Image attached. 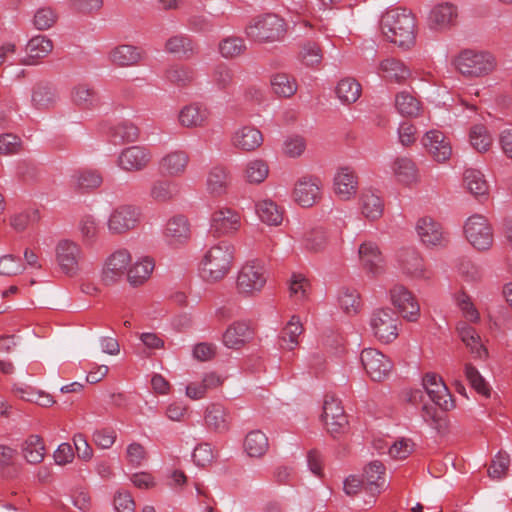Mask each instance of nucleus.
<instances>
[{
	"label": "nucleus",
	"mask_w": 512,
	"mask_h": 512,
	"mask_svg": "<svg viewBox=\"0 0 512 512\" xmlns=\"http://www.w3.org/2000/svg\"><path fill=\"white\" fill-rule=\"evenodd\" d=\"M323 182L317 176L299 178L293 189V199L301 207H312L322 196Z\"/></svg>",
	"instance_id": "nucleus-18"
},
{
	"label": "nucleus",
	"mask_w": 512,
	"mask_h": 512,
	"mask_svg": "<svg viewBox=\"0 0 512 512\" xmlns=\"http://www.w3.org/2000/svg\"><path fill=\"white\" fill-rule=\"evenodd\" d=\"M363 478L365 490L372 497H375L386 487L385 467L379 461H372L364 468Z\"/></svg>",
	"instance_id": "nucleus-33"
},
{
	"label": "nucleus",
	"mask_w": 512,
	"mask_h": 512,
	"mask_svg": "<svg viewBox=\"0 0 512 512\" xmlns=\"http://www.w3.org/2000/svg\"><path fill=\"white\" fill-rule=\"evenodd\" d=\"M253 332L247 322L235 321L224 331L222 341L230 349H239L252 338Z\"/></svg>",
	"instance_id": "nucleus-32"
},
{
	"label": "nucleus",
	"mask_w": 512,
	"mask_h": 512,
	"mask_svg": "<svg viewBox=\"0 0 512 512\" xmlns=\"http://www.w3.org/2000/svg\"><path fill=\"white\" fill-rule=\"evenodd\" d=\"M269 278L265 264L257 259L246 261L236 276V291L244 298L258 296L264 289Z\"/></svg>",
	"instance_id": "nucleus-5"
},
{
	"label": "nucleus",
	"mask_w": 512,
	"mask_h": 512,
	"mask_svg": "<svg viewBox=\"0 0 512 512\" xmlns=\"http://www.w3.org/2000/svg\"><path fill=\"white\" fill-rule=\"evenodd\" d=\"M452 63L462 76L470 79L483 78L492 74L498 64L493 53L469 48L460 51Z\"/></svg>",
	"instance_id": "nucleus-3"
},
{
	"label": "nucleus",
	"mask_w": 512,
	"mask_h": 512,
	"mask_svg": "<svg viewBox=\"0 0 512 512\" xmlns=\"http://www.w3.org/2000/svg\"><path fill=\"white\" fill-rule=\"evenodd\" d=\"M132 254L126 248H118L111 252L103 261L101 280L105 285H114L125 278L131 266Z\"/></svg>",
	"instance_id": "nucleus-11"
},
{
	"label": "nucleus",
	"mask_w": 512,
	"mask_h": 512,
	"mask_svg": "<svg viewBox=\"0 0 512 512\" xmlns=\"http://www.w3.org/2000/svg\"><path fill=\"white\" fill-rule=\"evenodd\" d=\"M83 250L77 241L69 238L58 240L55 245V260L59 270L70 277L79 274Z\"/></svg>",
	"instance_id": "nucleus-10"
},
{
	"label": "nucleus",
	"mask_w": 512,
	"mask_h": 512,
	"mask_svg": "<svg viewBox=\"0 0 512 512\" xmlns=\"http://www.w3.org/2000/svg\"><path fill=\"white\" fill-rule=\"evenodd\" d=\"M155 268V261L150 256H139L131 259V266L125 275L126 281L132 287H140L146 283Z\"/></svg>",
	"instance_id": "nucleus-28"
},
{
	"label": "nucleus",
	"mask_w": 512,
	"mask_h": 512,
	"mask_svg": "<svg viewBox=\"0 0 512 512\" xmlns=\"http://www.w3.org/2000/svg\"><path fill=\"white\" fill-rule=\"evenodd\" d=\"M400 321L395 311L389 307L377 308L369 318L372 335L381 343H392L399 335Z\"/></svg>",
	"instance_id": "nucleus-8"
},
{
	"label": "nucleus",
	"mask_w": 512,
	"mask_h": 512,
	"mask_svg": "<svg viewBox=\"0 0 512 512\" xmlns=\"http://www.w3.org/2000/svg\"><path fill=\"white\" fill-rule=\"evenodd\" d=\"M247 51V44L244 38L237 35H229L222 38L218 43V52L224 59H235L241 57Z\"/></svg>",
	"instance_id": "nucleus-47"
},
{
	"label": "nucleus",
	"mask_w": 512,
	"mask_h": 512,
	"mask_svg": "<svg viewBox=\"0 0 512 512\" xmlns=\"http://www.w3.org/2000/svg\"><path fill=\"white\" fill-rule=\"evenodd\" d=\"M166 52L189 59L196 54V45L187 35H174L167 39L165 43Z\"/></svg>",
	"instance_id": "nucleus-46"
},
{
	"label": "nucleus",
	"mask_w": 512,
	"mask_h": 512,
	"mask_svg": "<svg viewBox=\"0 0 512 512\" xmlns=\"http://www.w3.org/2000/svg\"><path fill=\"white\" fill-rule=\"evenodd\" d=\"M338 304L346 314H356L361 307L360 295L355 289L341 288L338 292Z\"/></svg>",
	"instance_id": "nucleus-57"
},
{
	"label": "nucleus",
	"mask_w": 512,
	"mask_h": 512,
	"mask_svg": "<svg viewBox=\"0 0 512 512\" xmlns=\"http://www.w3.org/2000/svg\"><path fill=\"white\" fill-rule=\"evenodd\" d=\"M269 171V165L265 160L253 158L245 163L243 178L248 184L258 185L267 179Z\"/></svg>",
	"instance_id": "nucleus-44"
},
{
	"label": "nucleus",
	"mask_w": 512,
	"mask_h": 512,
	"mask_svg": "<svg viewBox=\"0 0 512 512\" xmlns=\"http://www.w3.org/2000/svg\"><path fill=\"white\" fill-rule=\"evenodd\" d=\"M256 213L259 219L269 225L278 226L283 221V212L272 200H261L255 205Z\"/></svg>",
	"instance_id": "nucleus-51"
},
{
	"label": "nucleus",
	"mask_w": 512,
	"mask_h": 512,
	"mask_svg": "<svg viewBox=\"0 0 512 512\" xmlns=\"http://www.w3.org/2000/svg\"><path fill=\"white\" fill-rule=\"evenodd\" d=\"M468 142L478 153H487L493 146L491 131L482 123L473 124L468 132Z\"/></svg>",
	"instance_id": "nucleus-39"
},
{
	"label": "nucleus",
	"mask_w": 512,
	"mask_h": 512,
	"mask_svg": "<svg viewBox=\"0 0 512 512\" xmlns=\"http://www.w3.org/2000/svg\"><path fill=\"white\" fill-rule=\"evenodd\" d=\"M421 143L426 151L439 163L447 161L452 154V147L448 138L437 129L427 131Z\"/></svg>",
	"instance_id": "nucleus-22"
},
{
	"label": "nucleus",
	"mask_w": 512,
	"mask_h": 512,
	"mask_svg": "<svg viewBox=\"0 0 512 512\" xmlns=\"http://www.w3.org/2000/svg\"><path fill=\"white\" fill-rule=\"evenodd\" d=\"M358 254L363 268L373 277H378L385 272V260L373 241H364L360 244Z\"/></svg>",
	"instance_id": "nucleus-25"
},
{
	"label": "nucleus",
	"mask_w": 512,
	"mask_h": 512,
	"mask_svg": "<svg viewBox=\"0 0 512 512\" xmlns=\"http://www.w3.org/2000/svg\"><path fill=\"white\" fill-rule=\"evenodd\" d=\"M141 209L133 204H120L112 208L107 220L106 228L112 236H122L135 230L141 221Z\"/></svg>",
	"instance_id": "nucleus-7"
},
{
	"label": "nucleus",
	"mask_w": 512,
	"mask_h": 512,
	"mask_svg": "<svg viewBox=\"0 0 512 512\" xmlns=\"http://www.w3.org/2000/svg\"><path fill=\"white\" fill-rule=\"evenodd\" d=\"M396 181L404 186L411 187L420 180V173L416 163L409 157H396L391 165Z\"/></svg>",
	"instance_id": "nucleus-29"
},
{
	"label": "nucleus",
	"mask_w": 512,
	"mask_h": 512,
	"mask_svg": "<svg viewBox=\"0 0 512 512\" xmlns=\"http://www.w3.org/2000/svg\"><path fill=\"white\" fill-rule=\"evenodd\" d=\"M231 186V174L227 167L216 165L210 168L206 175V192L214 198H220L228 194Z\"/></svg>",
	"instance_id": "nucleus-26"
},
{
	"label": "nucleus",
	"mask_w": 512,
	"mask_h": 512,
	"mask_svg": "<svg viewBox=\"0 0 512 512\" xmlns=\"http://www.w3.org/2000/svg\"><path fill=\"white\" fill-rule=\"evenodd\" d=\"M71 181L75 189L80 191H90L101 186L103 177L97 170L81 169L73 173Z\"/></svg>",
	"instance_id": "nucleus-45"
},
{
	"label": "nucleus",
	"mask_w": 512,
	"mask_h": 512,
	"mask_svg": "<svg viewBox=\"0 0 512 512\" xmlns=\"http://www.w3.org/2000/svg\"><path fill=\"white\" fill-rule=\"evenodd\" d=\"M464 373L471 386L481 395L490 396V388L478 369L471 363H466Z\"/></svg>",
	"instance_id": "nucleus-63"
},
{
	"label": "nucleus",
	"mask_w": 512,
	"mask_h": 512,
	"mask_svg": "<svg viewBox=\"0 0 512 512\" xmlns=\"http://www.w3.org/2000/svg\"><path fill=\"white\" fill-rule=\"evenodd\" d=\"M457 333L464 345L469 349L475 359L484 360L488 356V351L482 343L478 332L466 322H459Z\"/></svg>",
	"instance_id": "nucleus-31"
},
{
	"label": "nucleus",
	"mask_w": 512,
	"mask_h": 512,
	"mask_svg": "<svg viewBox=\"0 0 512 512\" xmlns=\"http://www.w3.org/2000/svg\"><path fill=\"white\" fill-rule=\"evenodd\" d=\"M205 423L218 432L229 429L230 416L228 410L221 404L214 403L207 407L204 415Z\"/></svg>",
	"instance_id": "nucleus-43"
},
{
	"label": "nucleus",
	"mask_w": 512,
	"mask_h": 512,
	"mask_svg": "<svg viewBox=\"0 0 512 512\" xmlns=\"http://www.w3.org/2000/svg\"><path fill=\"white\" fill-rule=\"evenodd\" d=\"M223 383L222 378L215 372L205 373L200 381H193L186 386L185 394L192 400H200L206 394L218 388Z\"/></svg>",
	"instance_id": "nucleus-35"
},
{
	"label": "nucleus",
	"mask_w": 512,
	"mask_h": 512,
	"mask_svg": "<svg viewBox=\"0 0 512 512\" xmlns=\"http://www.w3.org/2000/svg\"><path fill=\"white\" fill-rule=\"evenodd\" d=\"M190 162L189 154L181 149L170 150L163 154L158 160L159 172L171 178L183 176Z\"/></svg>",
	"instance_id": "nucleus-21"
},
{
	"label": "nucleus",
	"mask_w": 512,
	"mask_h": 512,
	"mask_svg": "<svg viewBox=\"0 0 512 512\" xmlns=\"http://www.w3.org/2000/svg\"><path fill=\"white\" fill-rule=\"evenodd\" d=\"M262 143L261 131L253 126H242L235 130L231 137L232 146L245 152L256 150Z\"/></svg>",
	"instance_id": "nucleus-30"
},
{
	"label": "nucleus",
	"mask_w": 512,
	"mask_h": 512,
	"mask_svg": "<svg viewBox=\"0 0 512 512\" xmlns=\"http://www.w3.org/2000/svg\"><path fill=\"white\" fill-rule=\"evenodd\" d=\"M378 72L387 81L401 83L409 78L410 70L403 62L394 58H386L380 62Z\"/></svg>",
	"instance_id": "nucleus-40"
},
{
	"label": "nucleus",
	"mask_w": 512,
	"mask_h": 512,
	"mask_svg": "<svg viewBox=\"0 0 512 512\" xmlns=\"http://www.w3.org/2000/svg\"><path fill=\"white\" fill-rule=\"evenodd\" d=\"M290 297L302 301L308 297L310 284L303 274L293 273L288 282Z\"/></svg>",
	"instance_id": "nucleus-60"
},
{
	"label": "nucleus",
	"mask_w": 512,
	"mask_h": 512,
	"mask_svg": "<svg viewBox=\"0 0 512 512\" xmlns=\"http://www.w3.org/2000/svg\"><path fill=\"white\" fill-rule=\"evenodd\" d=\"M397 268L411 280H429L431 271L426 267L421 253L415 248L401 250L397 255Z\"/></svg>",
	"instance_id": "nucleus-14"
},
{
	"label": "nucleus",
	"mask_w": 512,
	"mask_h": 512,
	"mask_svg": "<svg viewBox=\"0 0 512 512\" xmlns=\"http://www.w3.org/2000/svg\"><path fill=\"white\" fill-rule=\"evenodd\" d=\"M333 191L344 201L353 199L358 191V177L353 168L339 167L333 177Z\"/></svg>",
	"instance_id": "nucleus-23"
},
{
	"label": "nucleus",
	"mask_w": 512,
	"mask_h": 512,
	"mask_svg": "<svg viewBox=\"0 0 512 512\" xmlns=\"http://www.w3.org/2000/svg\"><path fill=\"white\" fill-rule=\"evenodd\" d=\"M270 85L273 93L280 98H291L298 89L297 80L287 73H276L272 75Z\"/></svg>",
	"instance_id": "nucleus-50"
},
{
	"label": "nucleus",
	"mask_w": 512,
	"mask_h": 512,
	"mask_svg": "<svg viewBox=\"0 0 512 512\" xmlns=\"http://www.w3.org/2000/svg\"><path fill=\"white\" fill-rule=\"evenodd\" d=\"M72 103L84 111H92L101 104L99 95L85 84H78L71 90Z\"/></svg>",
	"instance_id": "nucleus-37"
},
{
	"label": "nucleus",
	"mask_w": 512,
	"mask_h": 512,
	"mask_svg": "<svg viewBox=\"0 0 512 512\" xmlns=\"http://www.w3.org/2000/svg\"><path fill=\"white\" fill-rule=\"evenodd\" d=\"M210 108L202 102H192L183 106L178 113V122L185 128H201L208 124Z\"/></svg>",
	"instance_id": "nucleus-24"
},
{
	"label": "nucleus",
	"mask_w": 512,
	"mask_h": 512,
	"mask_svg": "<svg viewBox=\"0 0 512 512\" xmlns=\"http://www.w3.org/2000/svg\"><path fill=\"white\" fill-rule=\"evenodd\" d=\"M458 8L450 2H440L433 5L427 15L428 27L437 32L449 30L456 24Z\"/></svg>",
	"instance_id": "nucleus-19"
},
{
	"label": "nucleus",
	"mask_w": 512,
	"mask_h": 512,
	"mask_svg": "<svg viewBox=\"0 0 512 512\" xmlns=\"http://www.w3.org/2000/svg\"><path fill=\"white\" fill-rule=\"evenodd\" d=\"M362 215L369 220L379 219L384 211V203L381 197L374 191H364L359 199Z\"/></svg>",
	"instance_id": "nucleus-41"
},
{
	"label": "nucleus",
	"mask_w": 512,
	"mask_h": 512,
	"mask_svg": "<svg viewBox=\"0 0 512 512\" xmlns=\"http://www.w3.org/2000/svg\"><path fill=\"white\" fill-rule=\"evenodd\" d=\"M360 360L367 375L373 381H383L391 373L393 364L381 351L366 348L360 354Z\"/></svg>",
	"instance_id": "nucleus-16"
},
{
	"label": "nucleus",
	"mask_w": 512,
	"mask_h": 512,
	"mask_svg": "<svg viewBox=\"0 0 512 512\" xmlns=\"http://www.w3.org/2000/svg\"><path fill=\"white\" fill-rule=\"evenodd\" d=\"M243 448L249 457L260 458L269 449L268 437L261 430H252L245 436Z\"/></svg>",
	"instance_id": "nucleus-42"
},
{
	"label": "nucleus",
	"mask_w": 512,
	"mask_h": 512,
	"mask_svg": "<svg viewBox=\"0 0 512 512\" xmlns=\"http://www.w3.org/2000/svg\"><path fill=\"white\" fill-rule=\"evenodd\" d=\"M321 417L328 433L332 437L336 438L347 430L348 420L344 409L341 402L334 397H326Z\"/></svg>",
	"instance_id": "nucleus-17"
},
{
	"label": "nucleus",
	"mask_w": 512,
	"mask_h": 512,
	"mask_svg": "<svg viewBox=\"0 0 512 512\" xmlns=\"http://www.w3.org/2000/svg\"><path fill=\"white\" fill-rule=\"evenodd\" d=\"M455 301L463 316L468 321L476 323L480 320V314L468 294L459 292L455 296Z\"/></svg>",
	"instance_id": "nucleus-64"
},
{
	"label": "nucleus",
	"mask_w": 512,
	"mask_h": 512,
	"mask_svg": "<svg viewBox=\"0 0 512 512\" xmlns=\"http://www.w3.org/2000/svg\"><path fill=\"white\" fill-rule=\"evenodd\" d=\"M301 244L304 249L311 252L322 251L327 243L326 232L322 229H313L301 236Z\"/></svg>",
	"instance_id": "nucleus-59"
},
{
	"label": "nucleus",
	"mask_w": 512,
	"mask_h": 512,
	"mask_svg": "<svg viewBox=\"0 0 512 512\" xmlns=\"http://www.w3.org/2000/svg\"><path fill=\"white\" fill-rule=\"evenodd\" d=\"M142 58L143 51L130 44L118 45L109 52L110 61L120 67L135 66Z\"/></svg>",
	"instance_id": "nucleus-36"
},
{
	"label": "nucleus",
	"mask_w": 512,
	"mask_h": 512,
	"mask_svg": "<svg viewBox=\"0 0 512 512\" xmlns=\"http://www.w3.org/2000/svg\"><path fill=\"white\" fill-rule=\"evenodd\" d=\"M53 50V42L45 35H36L29 39L25 45V56L22 58L23 65L33 66L39 64Z\"/></svg>",
	"instance_id": "nucleus-27"
},
{
	"label": "nucleus",
	"mask_w": 512,
	"mask_h": 512,
	"mask_svg": "<svg viewBox=\"0 0 512 512\" xmlns=\"http://www.w3.org/2000/svg\"><path fill=\"white\" fill-rule=\"evenodd\" d=\"M415 233L420 244L427 249H445L450 243L449 234L442 224L430 216L417 219Z\"/></svg>",
	"instance_id": "nucleus-9"
},
{
	"label": "nucleus",
	"mask_w": 512,
	"mask_h": 512,
	"mask_svg": "<svg viewBox=\"0 0 512 512\" xmlns=\"http://www.w3.org/2000/svg\"><path fill=\"white\" fill-rule=\"evenodd\" d=\"M282 150L289 158H299L306 150V140L301 135H289L283 141Z\"/></svg>",
	"instance_id": "nucleus-62"
},
{
	"label": "nucleus",
	"mask_w": 512,
	"mask_h": 512,
	"mask_svg": "<svg viewBox=\"0 0 512 512\" xmlns=\"http://www.w3.org/2000/svg\"><path fill=\"white\" fill-rule=\"evenodd\" d=\"M152 160L149 148L133 145L122 149L116 158V166L126 173H135L145 170Z\"/></svg>",
	"instance_id": "nucleus-15"
},
{
	"label": "nucleus",
	"mask_w": 512,
	"mask_h": 512,
	"mask_svg": "<svg viewBox=\"0 0 512 512\" xmlns=\"http://www.w3.org/2000/svg\"><path fill=\"white\" fill-rule=\"evenodd\" d=\"M335 94L342 104L354 103L361 95V85L356 79L345 77L337 83Z\"/></svg>",
	"instance_id": "nucleus-52"
},
{
	"label": "nucleus",
	"mask_w": 512,
	"mask_h": 512,
	"mask_svg": "<svg viewBox=\"0 0 512 512\" xmlns=\"http://www.w3.org/2000/svg\"><path fill=\"white\" fill-rule=\"evenodd\" d=\"M196 77V72L192 67L185 65L172 66L166 71V78L173 84L186 87L191 84Z\"/></svg>",
	"instance_id": "nucleus-55"
},
{
	"label": "nucleus",
	"mask_w": 512,
	"mask_h": 512,
	"mask_svg": "<svg viewBox=\"0 0 512 512\" xmlns=\"http://www.w3.org/2000/svg\"><path fill=\"white\" fill-rule=\"evenodd\" d=\"M380 27L385 38L399 47L410 48L415 43V19L406 9L394 8L385 12Z\"/></svg>",
	"instance_id": "nucleus-2"
},
{
	"label": "nucleus",
	"mask_w": 512,
	"mask_h": 512,
	"mask_svg": "<svg viewBox=\"0 0 512 512\" xmlns=\"http://www.w3.org/2000/svg\"><path fill=\"white\" fill-rule=\"evenodd\" d=\"M303 327L300 318L293 315L281 333V339L284 347L288 350H293L298 345V337L302 334Z\"/></svg>",
	"instance_id": "nucleus-54"
},
{
	"label": "nucleus",
	"mask_w": 512,
	"mask_h": 512,
	"mask_svg": "<svg viewBox=\"0 0 512 512\" xmlns=\"http://www.w3.org/2000/svg\"><path fill=\"white\" fill-rule=\"evenodd\" d=\"M190 224L184 215L171 217L164 228L163 235L170 244H182L190 237Z\"/></svg>",
	"instance_id": "nucleus-34"
},
{
	"label": "nucleus",
	"mask_w": 512,
	"mask_h": 512,
	"mask_svg": "<svg viewBox=\"0 0 512 512\" xmlns=\"http://www.w3.org/2000/svg\"><path fill=\"white\" fill-rule=\"evenodd\" d=\"M391 304L400 316L408 322H416L420 318V304L416 296L403 284H394L388 291Z\"/></svg>",
	"instance_id": "nucleus-12"
},
{
	"label": "nucleus",
	"mask_w": 512,
	"mask_h": 512,
	"mask_svg": "<svg viewBox=\"0 0 512 512\" xmlns=\"http://www.w3.org/2000/svg\"><path fill=\"white\" fill-rule=\"evenodd\" d=\"M423 388L433 403L442 410H450L454 406L452 396L441 376L428 372L422 380Z\"/></svg>",
	"instance_id": "nucleus-20"
},
{
	"label": "nucleus",
	"mask_w": 512,
	"mask_h": 512,
	"mask_svg": "<svg viewBox=\"0 0 512 512\" xmlns=\"http://www.w3.org/2000/svg\"><path fill=\"white\" fill-rule=\"evenodd\" d=\"M32 104L37 109H46L57 101L56 90L49 85H37L32 92Z\"/></svg>",
	"instance_id": "nucleus-53"
},
{
	"label": "nucleus",
	"mask_w": 512,
	"mask_h": 512,
	"mask_svg": "<svg viewBox=\"0 0 512 512\" xmlns=\"http://www.w3.org/2000/svg\"><path fill=\"white\" fill-rule=\"evenodd\" d=\"M246 37L258 44L280 41L286 33V23L274 13H264L253 17L244 29Z\"/></svg>",
	"instance_id": "nucleus-4"
},
{
	"label": "nucleus",
	"mask_w": 512,
	"mask_h": 512,
	"mask_svg": "<svg viewBox=\"0 0 512 512\" xmlns=\"http://www.w3.org/2000/svg\"><path fill=\"white\" fill-rule=\"evenodd\" d=\"M39 219V211L34 208H28L11 216L10 225L15 231L22 232L37 223Z\"/></svg>",
	"instance_id": "nucleus-58"
},
{
	"label": "nucleus",
	"mask_w": 512,
	"mask_h": 512,
	"mask_svg": "<svg viewBox=\"0 0 512 512\" xmlns=\"http://www.w3.org/2000/svg\"><path fill=\"white\" fill-rule=\"evenodd\" d=\"M22 455L30 464H39L45 457V445L38 435L28 436L21 445Z\"/></svg>",
	"instance_id": "nucleus-49"
},
{
	"label": "nucleus",
	"mask_w": 512,
	"mask_h": 512,
	"mask_svg": "<svg viewBox=\"0 0 512 512\" xmlns=\"http://www.w3.org/2000/svg\"><path fill=\"white\" fill-rule=\"evenodd\" d=\"M235 259V246L218 240L207 246L198 265L199 276L209 284L222 281L230 273Z\"/></svg>",
	"instance_id": "nucleus-1"
},
{
	"label": "nucleus",
	"mask_w": 512,
	"mask_h": 512,
	"mask_svg": "<svg viewBox=\"0 0 512 512\" xmlns=\"http://www.w3.org/2000/svg\"><path fill=\"white\" fill-rule=\"evenodd\" d=\"M210 232L218 237L235 235L242 226L240 213L228 206H220L210 216Z\"/></svg>",
	"instance_id": "nucleus-13"
},
{
	"label": "nucleus",
	"mask_w": 512,
	"mask_h": 512,
	"mask_svg": "<svg viewBox=\"0 0 512 512\" xmlns=\"http://www.w3.org/2000/svg\"><path fill=\"white\" fill-rule=\"evenodd\" d=\"M463 234L467 242L477 251H488L493 246V227L483 214L475 213L469 216L464 222Z\"/></svg>",
	"instance_id": "nucleus-6"
},
{
	"label": "nucleus",
	"mask_w": 512,
	"mask_h": 512,
	"mask_svg": "<svg viewBox=\"0 0 512 512\" xmlns=\"http://www.w3.org/2000/svg\"><path fill=\"white\" fill-rule=\"evenodd\" d=\"M395 107L402 116L416 117L419 114V101L410 93L402 91L395 97Z\"/></svg>",
	"instance_id": "nucleus-56"
},
{
	"label": "nucleus",
	"mask_w": 512,
	"mask_h": 512,
	"mask_svg": "<svg viewBox=\"0 0 512 512\" xmlns=\"http://www.w3.org/2000/svg\"><path fill=\"white\" fill-rule=\"evenodd\" d=\"M299 58L305 66L317 67L323 60V53L315 42L308 41L302 45Z\"/></svg>",
	"instance_id": "nucleus-61"
},
{
	"label": "nucleus",
	"mask_w": 512,
	"mask_h": 512,
	"mask_svg": "<svg viewBox=\"0 0 512 512\" xmlns=\"http://www.w3.org/2000/svg\"><path fill=\"white\" fill-rule=\"evenodd\" d=\"M179 192L176 182L168 179H156L149 187V198L156 203H168L172 201Z\"/></svg>",
	"instance_id": "nucleus-38"
},
{
	"label": "nucleus",
	"mask_w": 512,
	"mask_h": 512,
	"mask_svg": "<svg viewBox=\"0 0 512 512\" xmlns=\"http://www.w3.org/2000/svg\"><path fill=\"white\" fill-rule=\"evenodd\" d=\"M465 188L475 197H484L488 195L489 185L484 174L477 169H466L463 174Z\"/></svg>",
	"instance_id": "nucleus-48"
}]
</instances>
